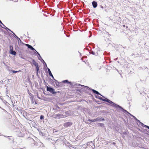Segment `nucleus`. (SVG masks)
I'll use <instances>...</instances> for the list:
<instances>
[{
	"instance_id": "obj_1",
	"label": "nucleus",
	"mask_w": 149,
	"mask_h": 149,
	"mask_svg": "<svg viewBox=\"0 0 149 149\" xmlns=\"http://www.w3.org/2000/svg\"><path fill=\"white\" fill-rule=\"evenodd\" d=\"M32 63L36 67V70L37 71V74H38V72L39 70V67L38 63H37L34 59L32 61Z\"/></svg>"
},
{
	"instance_id": "obj_2",
	"label": "nucleus",
	"mask_w": 149,
	"mask_h": 149,
	"mask_svg": "<svg viewBox=\"0 0 149 149\" xmlns=\"http://www.w3.org/2000/svg\"><path fill=\"white\" fill-rule=\"evenodd\" d=\"M47 91H49L53 94H55L56 93V92H55L54 89L50 87H49L47 86Z\"/></svg>"
},
{
	"instance_id": "obj_3",
	"label": "nucleus",
	"mask_w": 149,
	"mask_h": 149,
	"mask_svg": "<svg viewBox=\"0 0 149 149\" xmlns=\"http://www.w3.org/2000/svg\"><path fill=\"white\" fill-rule=\"evenodd\" d=\"M99 98H100L101 99V100H102V101H106V102H108L109 103V104H110L112 105H114V103L112 101H111V100H108L107 99H103L102 98H101V97H99Z\"/></svg>"
},
{
	"instance_id": "obj_4",
	"label": "nucleus",
	"mask_w": 149,
	"mask_h": 149,
	"mask_svg": "<svg viewBox=\"0 0 149 149\" xmlns=\"http://www.w3.org/2000/svg\"><path fill=\"white\" fill-rule=\"evenodd\" d=\"M104 120V119L102 118H101L100 119L99 118H98L93 120L89 119L88 120L91 122H95L98 121L103 120Z\"/></svg>"
},
{
	"instance_id": "obj_5",
	"label": "nucleus",
	"mask_w": 149,
	"mask_h": 149,
	"mask_svg": "<svg viewBox=\"0 0 149 149\" xmlns=\"http://www.w3.org/2000/svg\"><path fill=\"white\" fill-rule=\"evenodd\" d=\"M72 124V122H67L63 125L64 127H67L71 126Z\"/></svg>"
},
{
	"instance_id": "obj_6",
	"label": "nucleus",
	"mask_w": 149,
	"mask_h": 149,
	"mask_svg": "<svg viewBox=\"0 0 149 149\" xmlns=\"http://www.w3.org/2000/svg\"><path fill=\"white\" fill-rule=\"evenodd\" d=\"M10 53L13 55H15L16 54V52L15 51H13V47H12L11 46L10 47Z\"/></svg>"
},
{
	"instance_id": "obj_7",
	"label": "nucleus",
	"mask_w": 149,
	"mask_h": 149,
	"mask_svg": "<svg viewBox=\"0 0 149 149\" xmlns=\"http://www.w3.org/2000/svg\"><path fill=\"white\" fill-rule=\"evenodd\" d=\"M92 5L94 8L96 7L97 6V2L95 1H93L92 2Z\"/></svg>"
},
{
	"instance_id": "obj_8",
	"label": "nucleus",
	"mask_w": 149,
	"mask_h": 149,
	"mask_svg": "<svg viewBox=\"0 0 149 149\" xmlns=\"http://www.w3.org/2000/svg\"><path fill=\"white\" fill-rule=\"evenodd\" d=\"M25 45L28 47V48L32 50H35V49L32 46L29 44H26Z\"/></svg>"
},
{
	"instance_id": "obj_9",
	"label": "nucleus",
	"mask_w": 149,
	"mask_h": 149,
	"mask_svg": "<svg viewBox=\"0 0 149 149\" xmlns=\"http://www.w3.org/2000/svg\"><path fill=\"white\" fill-rule=\"evenodd\" d=\"M92 91H93V92L94 93H96L97 94H98V95H101L102 96V95H101V94L98 91H96V90H94V89H92Z\"/></svg>"
},
{
	"instance_id": "obj_10",
	"label": "nucleus",
	"mask_w": 149,
	"mask_h": 149,
	"mask_svg": "<svg viewBox=\"0 0 149 149\" xmlns=\"http://www.w3.org/2000/svg\"><path fill=\"white\" fill-rule=\"evenodd\" d=\"M48 72H49V75H50V76H51L52 77V78L54 80H55V79H54V77L52 75V73H51V72L50 70L49 69H48Z\"/></svg>"
},
{
	"instance_id": "obj_11",
	"label": "nucleus",
	"mask_w": 149,
	"mask_h": 149,
	"mask_svg": "<svg viewBox=\"0 0 149 149\" xmlns=\"http://www.w3.org/2000/svg\"><path fill=\"white\" fill-rule=\"evenodd\" d=\"M21 71V70H19L18 71H15V70H12V71L13 72V73H17V72H20Z\"/></svg>"
},
{
	"instance_id": "obj_12",
	"label": "nucleus",
	"mask_w": 149,
	"mask_h": 149,
	"mask_svg": "<svg viewBox=\"0 0 149 149\" xmlns=\"http://www.w3.org/2000/svg\"><path fill=\"white\" fill-rule=\"evenodd\" d=\"M63 83H68L70 84L71 83L70 82L68 81V80H64L63 81Z\"/></svg>"
},
{
	"instance_id": "obj_13",
	"label": "nucleus",
	"mask_w": 149,
	"mask_h": 149,
	"mask_svg": "<svg viewBox=\"0 0 149 149\" xmlns=\"http://www.w3.org/2000/svg\"><path fill=\"white\" fill-rule=\"evenodd\" d=\"M44 118V117L42 115H41L40 116V119H43Z\"/></svg>"
},
{
	"instance_id": "obj_14",
	"label": "nucleus",
	"mask_w": 149,
	"mask_h": 149,
	"mask_svg": "<svg viewBox=\"0 0 149 149\" xmlns=\"http://www.w3.org/2000/svg\"><path fill=\"white\" fill-rule=\"evenodd\" d=\"M55 116H56V117H58L59 116H60V115L59 114H57L55 115Z\"/></svg>"
},
{
	"instance_id": "obj_15",
	"label": "nucleus",
	"mask_w": 149,
	"mask_h": 149,
	"mask_svg": "<svg viewBox=\"0 0 149 149\" xmlns=\"http://www.w3.org/2000/svg\"><path fill=\"white\" fill-rule=\"evenodd\" d=\"M96 97L97 98H98L99 99H100V100H101V99L99 98V97H101V98H102L100 96H96Z\"/></svg>"
},
{
	"instance_id": "obj_16",
	"label": "nucleus",
	"mask_w": 149,
	"mask_h": 149,
	"mask_svg": "<svg viewBox=\"0 0 149 149\" xmlns=\"http://www.w3.org/2000/svg\"><path fill=\"white\" fill-rule=\"evenodd\" d=\"M144 127H146V128H148L149 129V126L146 125H145Z\"/></svg>"
},
{
	"instance_id": "obj_17",
	"label": "nucleus",
	"mask_w": 149,
	"mask_h": 149,
	"mask_svg": "<svg viewBox=\"0 0 149 149\" xmlns=\"http://www.w3.org/2000/svg\"><path fill=\"white\" fill-rule=\"evenodd\" d=\"M29 95L31 97H33V95L32 94H31V93H29Z\"/></svg>"
},
{
	"instance_id": "obj_18",
	"label": "nucleus",
	"mask_w": 149,
	"mask_h": 149,
	"mask_svg": "<svg viewBox=\"0 0 149 149\" xmlns=\"http://www.w3.org/2000/svg\"><path fill=\"white\" fill-rule=\"evenodd\" d=\"M0 23L1 24H3V23H2V22H1V20H0Z\"/></svg>"
},
{
	"instance_id": "obj_19",
	"label": "nucleus",
	"mask_w": 149,
	"mask_h": 149,
	"mask_svg": "<svg viewBox=\"0 0 149 149\" xmlns=\"http://www.w3.org/2000/svg\"><path fill=\"white\" fill-rule=\"evenodd\" d=\"M113 144L115 145L116 144V143L115 142H113Z\"/></svg>"
},
{
	"instance_id": "obj_20",
	"label": "nucleus",
	"mask_w": 149,
	"mask_h": 149,
	"mask_svg": "<svg viewBox=\"0 0 149 149\" xmlns=\"http://www.w3.org/2000/svg\"><path fill=\"white\" fill-rule=\"evenodd\" d=\"M1 27L2 28H3L5 29V28L4 27H3V26H1Z\"/></svg>"
},
{
	"instance_id": "obj_21",
	"label": "nucleus",
	"mask_w": 149,
	"mask_h": 149,
	"mask_svg": "<svg viewBox=\"0 0 149 149\" xmlns=\"http://www.w3.org/2000/svg\"><path fill=\"white\" fill-rule=\"evenodd\" d=\"M2 25H3V26L6 27L4 25H3V24H2Z\"/></svg>"
},
{
	"instance_id": "obj_22",
	"label": "nucleus",
	"mask_w": 149,
	"mask_h": 149,
	"mask_svg": "<svg viewBox=\"0 0 149 149\" xmlns=\"http://www.w3.org/2000/svg\"><path fill=\"white\" fill-rule=\"evenodd\" d=\"M123 27H125V25H123Z\"/></svg>"
},
{
	"instance_id": "obj_23",
	"label": "nucleus",
	"mask_w": 149,
	"mask_h": 149,
	"mask_svg": "<svg viewBox=\"0 0 149 149\" xmlns=\"http://www.w3.org/2000/svg\"><path fill=\"white\" fill-rule=\"evenodd\" d=\"M126 28H128V26H126Z\"/></svg>"
},
{
	"instance_id": "obj_24",
	"label": "nucleus",
	"mask_w": 149,
	"mask_h": 149,
	"mask_svg": "<svg viewBox=\"0 0 149 149\" xmlns=\"http://www.w3.org/2000/svg\"><path fill=\"white\" fill-rule=\"evenodd\" d=\"M92 54H93V53H92Z\"/></svg>"
}]
</instances>
